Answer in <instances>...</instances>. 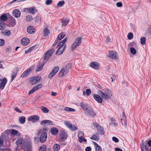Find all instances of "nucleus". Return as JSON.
<instances>
[{
  "label": "nucleus",
  "mask_w": 151,
  "mask_h": 151,
  "mask_svg": "<svg viewBox=\"0 0 151 151\" xmlns=\"http://www.w3.org/2000/svg\"><path fill=\"white\" fill-rule=\"evenodd\" d=\"M80 106L83 109L84 113L86 115H89L92 117L96 115L95 113L88 104L82 102L80 104Z\"/></svg>",
  "instance_id": "obj_1"
},
{
  "label": "nucleus",
  "mask_w": 151,
  "mask_h": 151,
  "mask_svg": "<svg viewBox=\"0 0 151 151\" xmlns=\"http://www.w3.org/2000/svg\"><path fill=\"white\" fill-rule=\"evenodd\" d=\"M66 41L67 38H65L63 40L59 42L57 47V48L58 49L56 52V54H58V55H60L63 53L66 47V45L64 44Z\"/></svg>",
  "instance_id": "obj_2"
},
{
  "label": "nucleus",
  "mask_w": 151,
  "mask_h": 151,
  "mask_svg": "<svg viewBox=\"0 0 151 151\" xmlns=\"http://www.w3.org/2000/svg\"><path fill=\"white\" fill-rule=\"evenodd\" d=\"M81 39L82 38L81 37H78L72 44L70 48V50L73 51L79 46L81 42Z\"/></svg>",
  "instance_id": "obj_3"
},
{
  "label": "nucleus",
  "mask_w": 151,
  "mask_h": 151,
  "mask_svg": "<svg viewBox=\"0 0 151 151\" xmlns=\"http://www.w3.org/2000/svg\"><path fill=\"white\" fill-rule=\"evenodd\" d=\"M54 52V50L53 49H51L48 50L45 54L43 60L45 61V63H46L49 60L50 57L52 56Z\"/></svg>",
  "instance_id": "obj_4"
},
{
  "label": "nucleus",
  "mask_w": 151,
  "mask_h": 151,
  "mask_svg": "<svg viewBox=\"0 0 151 151\" xmlns=\"http://www.w3.org/2000/svg\"><path fill=\"white\" fill-rule=\"evenodd\" d=\"M140 147L141 151H151V148L146 143L142 142L140 145Z\"/></svg>",
  "instance_id": "obj_5"
},
{
  "label": "nucleus",
  "mask_w": 151,
  "mask_h": 151,
  "mask_svg": "<svg viewBox=\"0 0 151 151\" xmlns=\"http://www.w3.org/2000/svg\"><path fill=\"white\" fill-rule=\"evenodd\" d=\"M94 126L97 128V132L99 134H104V132L103 130V128L98 124L97 122H94L93 124Z\"/></svg>",
  "instance_id": "obj_6"
},
{
  "label": "nucleus",
  "mask_w": 151,
  "mask_h": 151,
  "mask_svg": "<svg viewBox=\"0 0 151 151\" xmlns=\"http://www.w3.org/2000/svg\"><path fill=\"white\" fill-rule=\"evenodd\" d=\"M78 140L80 143H82L83 141L86 142L87 140L83 138L84 134L81 131H80L78 133Z\"/></svg>",
  "instance_id": "obj_7"
},
{
  "label": "nucleus",
  "mask_w": 151,
  "mask_h": 151,
  "mask_svg": "<svg viewBox=\"0 0 151 151\" xmlns=\"http://www.w3.org/2000/svg\"><path fill=\"white\" fill-rule=\"evenodd\" d=\"M60 138L61 141L62 142L65 140L68 137V134L64 130H61L60 132Z\"/></svg>",
  "instance_id": "obj_8"
},
{
  "label": "nucleus",
  "mask_w": 151,
  "mask_h": 151,
  "mask_svg": "<svg viewBox=\"0 0 151 151\" xmlns=\"http://www.w3.org/2000/svg\"><path fill=\"white\" fill-rule=\"evenodd\" d=\"M64 124L71 131H75L77 129V127L75 125H73L69 122L67 121L64 122Z\"/></svg>",
  "instance_id": "obj_9"
},
{
  "label": "nucleus",
  "mask_w": 151,
  "mask_h": 151,
  "mask_svg": "<svg viewBox=\"0 0 151 151\" xmlns=\"http://www.w3.org/2000/svg\"><path fill=\"white\" fill-rule=\"evenodd\" d=\"M59 69V68L58 67H55L53 68L49 75L48 78L50 79H51L57 72Z\"/></svg>",
  "instance_id": "obj_10"
},
{
  "label": "nucleus",
  "mask_w": 151,
  "mask_h": 151,
  "mask_svg": "<svg viewBox=\"0 0 151 151\" xmlns=\"http://www.w3.org/2000/svg\"><path fill=\"white\" fill-rule=\"evenodd\" d=\"M41 77L40 76H34L30 78V81L32 84L34 85L38 83Z\"/></svg>",
  "instance_id": "obj_11"
},
{
  "label": "nucleus",
  "mask_w": 151,
  "mask_h": 151,
  "mask_svg": "<svg viewBox=\"0 0 151 151\" xmlns=\"http://www.w3.org/2000/svg\"><path fill=\"white\" fill-rule=\"evenodd\" d=\"M104 90H103V91L98 90L97 91L98 93L100 95L101 98L103 99H108L109 98L107 94L104 91Z\"/></svg>",
  "instance_id": "obj_12"
},
{
  "label": "nucleus",
  "mask_w": 151,
  "mask_h": 151,
  "mask_svg": "<svg viewBox=\"0 0 151 151\" xmlns=\"http://www.w3.org/2000/svg\"><path fill=\"white\" fill-rule=\"evenodd\" d=\"M47 137V134L45 132H43L40 135V142L43 143L46 141Z\"/></svg>",
  "instance_id": "obj_13"
},
{
  "label": "nucleus",
  "mask_w": 151,
  "mask_h": 151,
  "mask_svg": "<svg viewBox=\"0 0 151 151\" xmlns=\"http://www.w3.org/2000/svg\"><path fill=\"white\" fill-rule=\"evenodd\" d=\"M7 82V80L5 78H4L2 79H0V88L1 89H4Z\"/></svg>",
  "instance_id": "obj_14"
},
{
  "label": "nucleus",
  "mask_w": 151,
  "mask_h": 151,
  "mask_svg": "<svg viewBox=\"0 0 151 151\" xmlns=\"http://www.w3.org/2000/svg\"><path fill=\"white\" fill-rule=\"evenodd\" d=\"M40 124L42 126L54 125L52 121L47 120H45L42 121L40 122Z\"/></svg>",
  "instance_id": "obj_15"
},
{
  "label": "nucleus",
  "mask_w": 151,
  "mask_h": 151,
  "mask_svg": "<svg viewBox=\"0 0 151 151\" xmlns=\"http://www.w3.org/2000/svg\"><path fill=\"white\" fill-rule=\"evenodd\" d=\"M116 53L114 51H110L109 52L108 57L111 59H117Z\"/></svg>",
  "instance_id": "obj_16"
},
{
  "label": "nucleus",
  "mask_w": 151,
  "mask_h": 151,
  "mask_svg": "<svg viewBox=\"0 0 151 151\" xmlns=\"http://www.w3.org/2000/svg\"><path fill=\"white\" fill-rule=\"evenodd\" d=\"M91 67L96 70L100 68V65L99 63L96 62H93L90 64Z\"/></svg>",
  "instance_id": "obj_17"
},
{
  "label": "nucleus",
  "mask_w": 151,
  "mask_h": 151,
  "mask_svg": "<svg viewBox=\"0 0 151 151\" xmlns=\"http://www.w3.org/2000/svg\"><path fill=\"white\" fill-rule=\"evenodd\" d=\"M21 43L23 45H27L30 42L29 39L27 37L22 38L21 40Z\"/></svg>",
  "instance_id": "obj_18"
},
{
  "label": "nucleus",
  "mask_w": 151,
  "mask_h": 151,
  "mask_svg": "<svg viewBox=\"0 0 151 151\" xmlns=\"http://www.w3.org/2000/svg\"><path fill=\"white\" fill-rule=\"evenodd\" d=\"M32 68V67H30L26 70L24 72L22 75L21 76V77L24 78L28 76L29 75L30 72L31 71Z\"/></svg>",
  "instance_id": "obj_19"
},
{
  "label": "nucleus",
  "mask_w": 151,
  "mask_h": 151,
  "mask_svg": "<svg viewBox=\"0 0 151 151\" xmlns=\"http://www.w3.org/2000/svg\"><path fill=\"white\" fill-rule=\"evenodd\" d=\"M35 10V7H31L30 8H25L24 9V12H28L30 14H34Z\"/></svg>",
  "instance_id": "obj_20"
},
{
  "label": "nucleus",
  "mask_w": 151,
  "mask_h": 151,
  "mask_svg": "<svg viewBox=\"0 0 151 151\" xmlns=\"http://www.w3.org/2000/svg\"><path fill=\"white\" fill-rule=\"evenodd\" d=\"M93 97L94 99L98 103H101L102 102V99L99 96V95L96 94H94L93 95Z\"/></svg>",
  "instance_id": "obj_21"
},
{
  "label": "nucleus",
  "mask_w": 151,
  "mask_h": 151,
  "mask_svg": "<svg viewBox=\"0 0 151 151\" xmlns=\"http://www.w3.org/2000/svg\"><path fill=\"white\" fill-rule=\"evenodd\" d=\"M13 15L15 17L18 18L20 17L21 12L19 9H15L13 12Z\"/></svg>",
  "instance_id": "obj_22"
},
{
  "label": "nucleus",
  "mask_w": 151,
  "mask_h": 151,
  "mask_svg": "<svg viewBox=\"0 0 151 151\" xmlns=\"http://www.w3.org/2000/svg\"><path fill=\"white\" fill-rule=\"evenodd\" d=\"M68 72L65 69V68H63L59 73V77H62L66 75Z\"/></svg>",
  "instance_id": "obj_23"
},
{
  "label": "nucleus",
  "mask_w": 151,
  "mask_h": 151,
  "mask_svg": "<svg viewBox=\"0 0 151 151\" xmlns=\"http://www.w3.org/2000/svg\"><path fill=\"white\" fill-rule=\"evenodd\" d=\"M39 119V118L37 116H30L28 119V120L32 121L33 122H36Z\"/></svg>",
  "instance_id": "obj_24"
},
{
  "label": "nucleus",
  "mask_w": 151,
  "mask_h": 151,
  "mask_svg": "<svg viewBox=\"0 0 151 151\" xmlns=\"http://www.w3.org/2000/svg\"><path fill=\"white\" fill-rule=\"evenodd\" d=\"M50 133L53 135H56L58 132V129L56 127H53L50 129Z\"/></svg>",
  "instance_id": "obj_25"
},
{
  "label": "nucleus",
  "mask_w": 151,
  "mask_h": 151,
  "mask_svg": "<svg viewBox=\"0 0 151 151\" xmlns=\"http://www.w3.org/2000/svg\"><path fill=\"white\" fill-rule=\"evenodd\" d=\"M27 31L28 33L30 34H33L35 32L34 29V27L32 26H29L27 29Z\"/></svg>",
  "instance_id": "obj_26"
},
{
  "label": "nucleus",
  "mask_w": 151,
  "mask_h": 151,
  "mask_svg": "<svg viewBox=\"0 0 151 151\" xmlns=\"http://www.w3.org/2000/svg\"><path fill=\"white\" fill-rule=\"evenodd\" d=\"M104 91L107 95L109 98H110L112 95V92L110 89H105Z\"/></svg>",
  "instance_id": "obj_27"
},
{
  "label": "nucleus",
  "mask_w": 151,
  "mask_h": 151,
  "mask_svg": "<svg viewBox=\"0 0 151 151\" xmlns=\"http://www.w3.org/2000/svg\"><path fill=\"white\" fill-rule=\"evenodd\" d=\"M2 34L7 36H9L10 35L11 32L10 31L6 29L1 32Z\"/></svg>",
  "instance_id": "obj_28"
},
{
  "label": "nucleus",
  "mask_w": 151,
  "mask_h": 151,
  "mask_svg": "<svg viewBox=\"0 0 151 151\" xmlns=\"http://www.w3.org/2000/svg\"><path fill=\"white\" fill-rule=\"evenodd\" d=\"M99 134L98 133V134H97L96 135H93L91 137V139L96 141H98L99 139Z\"/></svg>",
  "instance_id": "obj_29"
},
{
  "label": "nucleus",
  "mask_w": 151,
  "mask_h": 151,
  "mask_svg": "<svg viewBox=\"0 0 151 151\" xmlns=\"http://www.w3.org/2000/svg\"><path fill=\"white\" fill-rule=\"evenodd\" d=\"M65 36V33L63 32H61L60 34L58 36L57 38L60 41L62 39L64 38Z\"/></svg>",
  "instance_id": "obj_30"
},
{
  "label": "nucleus",
  "mask_w": 151,
  "mask_h": 151,
  "mask_svg": "<svg viewBox=\"0 0 151 151\" xmlns=\"http://www.w3.org/2000/svg\"><path fill=\"white\" fill-rule=\"evenodd\" d=\"M7 17L6 14H4L2 15L0 17V20L2 22V21H6L7 19Z\"/></svg>",
  "instance_id": "obj_31"
},
{
  "label": "nucleus",
  "mask_w": 151,
  "mask_h": 151,
  "mask_svg": "<svg viewBox=\"0 0 151 151\" xmlns=\"http://www.w3.org/2000/svg\"><path fill=\"white\" fill-rule=\"evenodd\" d=\"M69 20L68 18H65L63 19L61 21L62 25L63 26H66L68 23Z\"/></svg>",
  "instance_id": "obj_32"
},
{
  "label": "nucleus",
  "mask_w": 151,
  "mask_h": 151,
  "mask_svg": "<svg viewBox=\"0 0 151 151\" xmlns=\"http://www.w3.org/2000/svg\"><path fill=\"white\" fill-rule=\"evenodd\" d=\"M17 71V70L15 71H14L12 72L11 76V82L16 77Z\"/></svg>",
  "instance_id": "obj_33"
},
{
  "label": "nucleus",
  "mask_w": 151,
  "mask_h": 151,
  "mask_svg": "<svg viewBox=\"0 0 151 151\" xmlns=\"http://www.w3.org/2000/svg\"><path fill=\"white\" fill-rule=\"evenodd\" d=\"M65 111H70V112H76V110L73 108L70 107H65L64 109Z\"/></svg>",
  "instance_id": "obj_34"
},
{
  "label": "nucleus",
  "mask_w": 151,
  "mask_h": 151,
  "mask_svg": "<svg viewBox=\"0 0 151 151\" xmlns=\"http://www.w3.org/2000/svg\"><path fill=\"white\" fill-rule=\"evenodd\" d=\"M22 141L23 139L21 138H19L17 139L16 141V143L18 147L20 146L21 145L22 143Z\"/></svg>",
  "instance_id": "obj_35"
},
{
  "label": "nucleus",
  "mask_w": 151,
  "mask_h": 151,
  "mask_svg": "<svg viewBox=\"0 0 151 151\" xmlns=\"http://www.w3.org/2000/svg\"><path fill=\"white\" fill-rule=\"evenodd\" d=\"M11 134L13 135H15L16 134L18 136H20L19 133L16 130L14 129H12L11 132Z\"/></svg>",
  "instance_id": "obj_36"
},
{
  "label": "nucleus",
  "mask_w": 151,
  "mask_h": 151,
  "mask_svg": "<svg viewBox=\"0 0 151 151\" xmlns=\"http://www.w3.org/2000/svg\"><path fill=\"white\" fill-rule=\"evenodd\" d=\"M41 109L45 113H47L49 112V109L48 108L43 106H41Z\"/></svg>",
  "instance_id": "obj_37"
},
{
  "label": "nucleus",
  "mask_w": 151,
  "mask_h": 151,
  "mask_svg": "<svg viewBox=\"0 0 151 151\" xmlns=\"http://www.w3.org/2000/svg\"><path fill=\"white\" fill-rule=\"evenodd\" d=\"M53 149L55 151H58L60 149V146L58 144H55L53 146Z\"/></svg>",
  "instance_id": "obj_38"
},
{
  "label": "nucleus",
  "mask_w": 151,
  "mask_h": 151,
  "mask_svg": "<svg viewBox=\"0 0 151 151\" xmlns=\"http://www.w3.org/2000/svg\"><path fill=\"white\" fill-rule=\"evenodd\" d=\"M5 25L4 23L0 20V29L3 30L5 29Z\"/></svg>",
  "instance_id": "obj_39"
},
{
  "label": "nucleus",
  "mask_w": 151,
  "mask_h": 151,
  "mask_svg": "<svg viewBox=\"0 0 151 151\" xmlns=\"http://www.w3.org/2000/svg\"><path fill=\"white\" fill-rule=\"evenodd\" d=\"M47 150L46 146L44 145L41 146L39 149V151H46Z\"/></svg>",
  "instance_id": "obj_40"
},
{
  "label": "nucleus",
  "mask_w": 151,
  "mask_h": 151,
  "mask_svg": "<svg viewBox=\"0 0 151 151\" xmlns=\"http://www.w3.org/2000/svg\"><path fill=\"white\" fill-rule=\"evenodd\" d=\"M94 143H95L96 146L95 148L96 151H101L102 148L96 142H94Z\"/></svg>",
  "instance_id": "obj_41"
},
{
  "label": "nucleus",
  "mask_w": 151,
  "mask_h": 151,
  "mask_svg": "<svg viewBox=\"0 0 151 151\" xmlns=\"http://www.w3.org/2000/svg\"><path fill=\"white\" fill-rule=\"evenodd\" d=\"M45 62H43L42 64H40L39 66H38L37 69L36 70V71L37 72L38 71H40L42 69V67L44 65Z\"/></svg>",
  "instance_id": "obj_42"
},
{
  "label": "nucleus",
  "mask_w": 151,
  "mask_h": 151,
  "mask_svg": "<svg viewBox=\"0 0 151 151\" xmlns=\"http://www.w3.org/2000/svg\"><path fill=\"white\" fill-rule=\"evenodd\" d=\"M50 33L49 30L47 29H44V37H46L47 35Z\"/></svg>",
  "instance_id": "obj_43"
},
{
  "label": "nucleus",
  "mask_w": 151,
  "mask_h": 151,
  "mask_svg": "<svg viewBox=\"0 0 151 151\" xmlns=\"http://www.w3.org/2000/svg\"><path fill=\"white\" fill-rule=\"evenodd\" d=\"M141 44L142 45H144L145 44L146 42V38L144 37H142L140 39Z\"/></svg>",
  "instance_id": "obj_44"
},
{
  "label": "nucleus",
  "mask_w": 151,
  "mask_h": 151,
  "mask_svg": "<svg viewBox=\"0 0 151 151\" xmlns=\"http://www.w3.org/2000/svg\"><path fill=\"white\" fill-rule=\"evenodd\" d=\"M19 120L20 123L23 124L25 123V118L24 116H22L19 118Z\"/></svg>",
  "instance_id": "obj_45"
},
{
  "label": "nucleus",
  "mask_w": 151,
  "mask_h": 151,
  "mask_svg": "<svg viewBox=\"0 0 151 151\" xmlns=\"http://www.w3.org/2000/svg\"><path fill=\"white\" fill-rule=\"evenodd\" d=\"M65 4V1L63 0L59 1L57 4V6L58 7H60L63 5Z\"/></svg>",
  "instance_id": "obj_46"
},
{
  "label": "nucleus",
  "mask_w": 151,
  "mask_h": 151,
  "mask_svg": "<svg viewBox=\"0 0 151 151\" xmlns=\"http://www.w3.org/2000/svg\"><path fill=\"white\" fill-rule=\"evenodd\" d=\"M121 119V122L122 125H123V124H124V125L126 127L127 126L126 119H123V120L122 119Z\"/></svg>",
  "instance_id": "obj_47"
},
{
  "label": "nucleus",
  "mask_w": 151,
  "mask_h": 151,
  "mask_svg": "<svg viewBox=\"0 0 151 151\" xmlns=\"http://www.w3.org/2000/svg\"><path fill=\"white\" fill-rule=\"evenodd\" d=\"M34 47H32L29 48V49L25 51V53L28 54L32 50H34Z\"/></svg>",
  "instance_id": "obj_48"
},
{
  "label": "nucleus",
  "mask_w": 151,
  "mask_h": 151,
  "mask_svg": "<svg viewBox=\"0 0 151 151\" xmlns=\"http://www.w3.org/2000/svg\"><path fill=\"white\" fill-rule=\"evenodd\" d=\"M130 51L131 53L133 55H134L136 54V50L133 47H132L130 48Z\"/></svg>",
  "instance_id": "obj_49"
},
{
  "label": "nucleus",
  "mask_w": 151,
  "mask_h": 151,
  "mask_svg": "<svg viewBox=\"0 0 151 151\" xmlns=\"http://www.w3.org/2000/svg\"><path fill=\"white\" fill-rule=\"evenodd\" d=\"M33 19L32 16L31 15H28L26 17V20L27 21L30 22Z\"/></svg>",
  "instance_id": "obj_50"
},
{
  "label": "nucleus",
  "mask_w": 151,
  "mask_h": 151,
  "mask_svg": "<svg viewBox=\"0 0 151 151\" xmlns=\"http://www.w3.org/2000/svg\"><path fill=\"white\" fill-rule=\"evenodd\" d=\"M71 65L70 64H68L63 68H65V69L68 72V70L71 67Z\"/></svg>",
  "instance_id": "obj_51"
},
{
  "label": "nucleus",
  "mask_w": 151,
  "mask_h": 151,
  "mask_svg": "<svg viewBox=\"0 0 151 151\" xmlns=\"http://www.w3.org/2000/svg\"><path fill=\"white\" fill-rule=\"evenodd\" d=\"M42 86V84L41 83L39 84L36 85L34 88L36 89V90H37V89L40 88Z\"/></svg>",
  "instance_id": "obj_52"
},
{
  "label": "nucleus",
  "mask_w": 151,
  "mask_h": 151,
  "mask_svg": "<svg viewBox=\"0 0 151 151\" xmlns=\"http://www.w3.org/2000/svg\"><path fill=\"white\" fill-rule=\"evenodd\" d=\"M127 37L129 40H131L133 38V35L132 33L130 32L127 35Z\"/></svg>",
  "instance_id": "obj_53"
},
{
  "label": "nucleus",
  "mask_w": 151,
  "mask_h": 151,
  "mask_svg": "<svg viewBox=\"0 0 151 151\" xmlns=\"http://www.w3.org/2000/svg\"><path fill=\"white\" fill-rule=\"evenodd\" d=\"M35 91H36V89L34 87L30 91H29L28 93V94L30 95L33 93Z\"/></svg>",
  "instance_id": "obj_54"
},
{
  "label": "nucleus",
  "mask_w": 151,
  "mask_h": 151,
  "mask_svg": "<svg viewBox=\"0 0 151 151\" xmlns=\"http://www.w3.org/2000/svg\"><path fill=\"white\" fill-rule=\"evenodd\" d=\"M112 140L113 141H114L116 143H117L119 142V140L118 138L116 137H113L112 138Z\"/></svg>",
  "instance_id": "obj_55"
},
{
  "label": "nucleus",
  "mask_w": 151,
  "mask_h": 151,
  "mask_svg": "<svg viewBox=\"0 0 151 151\" xmlns=\"http://www.w3.org/2000/svg\"><path fill=\"white\" fill-rule=\"evenodd\" d=\"M86 93L87 96H88L91 93V90L90 89H87L86 91Z\"/></svg>",
  "instance_id": "obj_56"
},
{
  "label": "nucleus",
  "mask_w": 151,
  "mask_h": 151,
  "mask_svg": "<svg viewBox=\"0 0 151 151\" xmlns=\"http://www.w3.org/2000/svg\"><path fill=\"white\" fill-rule=\"evenodd\" d=\"M52 2V0H47L45 2V4L47 5L50 4Z\"/></svg>",
  "instance_id": "obj_57"
},
{
  "label": "nucleus",
  "mask_w": 151,
  "mask_h": 151,
  "mask_svg": "<svg viewBox=\"0 0 151 151\" xmlns=\"http://www.w3.org/2000/svg\"><path fill=\"white\" fill-rule=\"evenodd\" d=\"M5 43V41L3 39H0V46L4 45Z\"/></svg>",
  "instance_id": "obj_58"
},
{
  "label": "nucleus",
  "mask_w": 151,
  "mask_h": 151,
  "mask_svg": "<svg viewBox=\"0 0 151 151\" xmlns=\"http://www.w3.org/2000/svg\"><path fill=\"white\" fill-rule=\"evenodd\" d=\"M16 20L14 17H12L11 19V23H12L13 24H15L16 23Z\"/></svg>",
  "instance_id": "obj_59"
},
{
  "label": "nucleus",
  "mask_w": 151,
  "mask_h": 151,
  "mask_svg": "<svg viewBox=\"0 0 151 151\" xmlns=\"http://www.w3.org/2000/svg\"><path fill=\"white\" fill-rule=\"evenodd\" d=\"M116 6L118 7H121L122 6V4L121 2H119L116 3Z\"/></svg>",
  "instance_id": "obj_60"
},
{
  "label": "nucleus",
  "mask_w": 151,
  "mask_h": 151,
  "mask_svg": "<svg viewBox=\"0 0 151 151\" xmlns=\"http://www.w3.org/2000/svg\"><path fill=\"white\" fill-rule=\"evenodd\" d=\"M4 145L3 140L2 138L0 137V147Z\"/></svg>",
  "instance_id": "obj_61"
},
{
  "label": "nucleus",
  "mask_w": 151,
  "mask_h": 151,
  "mask_svg": "<svg viewBox=\"0 0 151 151\" xmlns=\"http://www.w3.org/2000/svg\"><path fill=\"white\" fill-rule=\"evenodd\" d=\"M59 41H60L57 38L52 45L53 46H55Z\"/></svg>",
  "instance_id": "obj_62"
},
{
  "label": "nucleus",
  "mask_w": 151,
  "mask_h": 151,
  "mask_svg": "<svg viewBox=\"0 0 151 151\" xmlns=\"http://www.w3.org/2000/svg\"><path fill=\"white\" fill-rule=\"evenodd\" d=\"M45 130H47V129L45 128H42L41 129H40L38 132V134H40L41 132L44 131Z\"/></svg>",
  "instance_id": "obj_63"
},
{
  "label": "nucleus",
  "mask_w": 151,
  "mask_h": 151,
  "mask_svg": "<svg viewBox=\"0 0 151 151\" xmlns=\"http://www.w3.org/2000/svg\"><path fill=\"white\" fill-rule=\"evenodd\" d=\"M14 109L17 112H18L20 113H22V111L20 110L17 107H16Z\"/></svg>",
  "instance_id": "obj_64"
}]
</instances>
